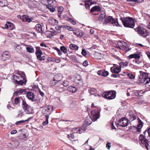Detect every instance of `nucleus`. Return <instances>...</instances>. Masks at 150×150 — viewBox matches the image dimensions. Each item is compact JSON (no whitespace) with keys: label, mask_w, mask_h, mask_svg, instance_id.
I'll list each match as a JSON object with an SVG mask.
<instances>
[{"label":"nucleus","mask_w":150,"mask_h":150,"mask_svg":"<svg viewBox=\"0 0 150 150\" xmlns=\"http://www.w3.org/2000/svg\"><path fill=\"white\" fill-rule=\"evenodd\" d=\"M99 96H102L107 99L111 100L114 99L116 96V92L115 91L110 90L105 92H102L100 95L98 94Z\"/></svg>","instance_id":"1"},{"label":"nucleus","mask_w":150,"mask_h":150,"mask_svg":"<svg viewBox=\"0 0 150 150\" xmlns=\"http://www.w3.org/2000/svg\"><path fill=\"white\" fill-rule=\"evenodd\" d=\"M135 31H137V33L140 36L145 38L149 35V33L148 32L146 29L142 27L138 26L136 28H133Z\"/></svg>","instance_id":"2"},{"label":"nucleus","mask_w":150,"mask_h":150,"mask_svg":"<svg viewBox=\"0 0 150 150\" xmlns=\"http://www.w3.org/2000/svg\"><path fill=\"white\" fill-rule=\"evenodd\" d=\"M13 79L14 81L15 84L19 85H25L26 80L25 78H22L20 76L13 75Z\"/></svg>","instance_id":"3"},{"label":"nucleus","mask_w":150,"mask_h":150,"mask_svg":"<svg viewBox=\"0 0 150 150\" xmlns=\"http://www.w3.org/2000/svg\"><path fill=\"white\" fill-rule=\"evenodd\" d=\"M137 120L138 123L137 127H132V132L137 134H139L141 132V129L143 126V123L139 118L137 119Z\"/></svg>","instance_id":"4"},{"label":"nucleus","mask_w":150,"mask_h":150,"mask_svg":"<svg viewBox=\"0 0 150 150\" xmlns=\"http://www.w3.org/2000/svg\"><path fill=\"white\" fill-rule=\"evenodd\" d=\"M104 23L105 24L109 23L111 24L113 26H120L118 23L117 19H114L112 16H109L105 19Z\"/></svg>","instance_id":"5"},{"label":"nucleus","mask_w":150,"mask_h":150,"mask_svg":"<svg viewBox=\"0 0 150 150\" xmlns=\"http://www.w3.org/2000/svg\"><path fill=\"white\" fill-rule=\"evenodd\" d=\"M140 75L139 76V79L141 82L147 84L149 83L150 81V79L147 77V74L142 71H140Z\"/></svg>","instance_id":"6"},{"label":"nucleus","mask_w":150,"mask_h":150,"mask_svg":"<svg viewBox=\"0 0 150 150\" xmlns=\"http://www.w3.org/2000/svg\"><path fill=\"white\" fill-rule=\"evenodd\" d=\"M96 108V109L93 110L91 111V116L90 117L93 121L96 120L100 117V109L98 107Z\"/></svg>","instance_id":"7"},{"label":"nucleus","mask_w":150,"mask_h":150,"mask_svg":"<svg viewBox=\"0 0 150 150\" xmlns=\"http://www.w3.org/2000/svg\"><path fill=\"white\" fill-rule=\"evenodd\" d=\"M22 100V107L24 111L28 114H31L33 112V109L31 107L27 104L25 101L23 99Z\"/></svg>","instance_id":"8"},{"label":"nucleus","mask_w":150,"mask_h":150,"mask_svg":"<svg viewBox=\"0 0 150 150\" xmlns=\"http://www.w3.org/2000/svg\"><path fill=\"white\" fill-rule=\"evenodd\" d=\"M139 140L140 144H142L144 145L146 148L147 150L149 149L150 146L149 144V141L142 134H141L140 135Z\"/></svg>","instance_id":"9"},{"label":"nucleus","mask_w":150,"mask_h":150,"mask_svg":"<svg viewBox=\"0 0 150 150\" xmlns=\"http://www.w3.org/2000/svg\"><path fill=\"white\" fill-rule=\"evenodd\" d=\"M47 2L49 3L46 6V7L48 8L50 11L53 12L55 10V7L56 6V1L55 0H47Z\"/></svg>","instance_id":"10"},{"label":"nucleus","mask_w":150,"mask_h":150,"mask_svg":"<svg viewBox=\"0 0 150 150\" xmlns=\"http://www.w3.org/2000/svg\"><path fill=\"white\" fill-rule=\"evenodd\" d=\"M36 51L35 54L37 56V59L40 61L45 60V56L43 55L42 51L40 50L39 47H36Z\"/></svg>","instance_id":"11"},{"label":"nucleus","mask_w":150,"mask_h":150,"mask_svg":"<svg viewBox=\"0 0 150 150\" xmlns=\"http://www.w3.org/2000/svg\"><path fill=\"white\" fill-rule=\"evenodd\" d=\"M121 20L125 27L131 28V17H126Z\"/></svg>","instance_id":"12"},{"label":"nucleus","mask_w":150,"mask_h":150,"mask_svg":"<svg viewBox=\"0 0 150 150\" xmlns=\"http://www.w3.org/2000/svg\"><path fill=\"white\" fill-rule=\"evenodd\" d=\"M128 120L125 117L120 119L117 124V126L119 125L122 127H125L128 125Z\"/></svg>","instance_id":"13"},{"label":"nucleus","mask_w":150,"mask_h":150,"mask_svg":"<svg viewBox=\"0 0 150 150\" xmlns=\"http://www.w3.org/2000/svg\"><path fill=\"white\" fill-rule=\"evenodd\" d=\"M0 58L3 61L8 60L10 58V53L8 51L4 52L0 56Z\"/></svg>","instance_id":"14"},{"label":"nucleus","mask_w":150,"mask_h":150,"mask_svg":"<svg viewBox=\"0 0 150 150\" xmlns=\"http://www.w3.org/2000/svg\"><path fill=\"white\" fill-rule=\"evenodd\" d=\"M113 45L115 47L122 50L123 49L125 45H126V43L123 41H118L117 42V43L113 44Z\"/></svg>","instance_id":"15"},{"label":"nucleus","mask_w":150,"mask_h":150,"mask_svg":"<svg viewBox=\"0 0 150 150\" xmlns=\"http://www.w3.org/2000/svg\"><path fill=\"white\" fill-rule=\"evenodd\" d=\"M51 111L50 110V108L48 106H45L42 110V113L45 117L47 116L49 117V115L51 113Z\"/></svg>","instance_id":"16"},{"label":"nucleus","mask_w":150,"mask_h":150,"mask_svg":"<svg viewBox=\"0 0 150 150\" xmlns=\"http://www.w3.org/2000/svg\"><path fill=\"white\" fill-rule=\"evenodd\" d=\"M15 27L14 24L8 22L5 25V27H3V28H6L9 30H11L14 29Z\"/></svg>","instance_id":"17"},{"label":"nucleus","mask_w":150,"mask_h":150,"mask_svg":"<svg viewBox=\"0 0 150 150\" xmlns=\"http://www.w3.org/2000/svg\"><path fill=\"white\" fill-rule=\"evenodd\" d=\"M92 121H93L90 116L89 117H87L83 124V125L86 127L89 125L91 124Z\"/></svg>","instance_id":"18"},{"label":"nucleus","mask_w":150,"mask_h":150,"mask_svg":"<svg viewBox=\"0 0 150 150\" xmlns=\"http://www.w3.org/2000/svg\"><path fill=\"white\" fill-rule=\"evenodd\" d=\"M26 91L25 89H20L15 91L13 94L18 96L21 94H24L26 93Z\"/></svg>","instance_id":"19"},{"label":"nucleus","mask_w":150,"mask_h":150,"mask_svg":"<svg viewBox=\"0 0 150 150\" xmlns=\"http://www.w3.org/2000/svg\"><path fill=\"white\" fill-rule=\"evenodd\" d=\"M62 86L61 84L56 86L55 88L56 91L60 93L65 91L66 89Z\"/></svg>","instance_id":"20"},{"label":"nucleus","mask_w":150,"mask_h":150,"mask_svg":"<svg viewBox=\"0 0 150 150\" xmlns=\"http://www.w3.org/2000/svg\"><path fill=\"white\" fill-rule=\"evenodd\" d=\"M22 21L24 22H28L30 23L32 21V19L31 18H30L28 16L25 15L22 16Z\"/></svg>","instance_id":"21"},{"label":"nucleus","mask_w":150,"mask_h":150,"mask_svg":"<svg viewBox=\"0 0 150 150\" xmlns=\"http://www.w3.org/2000/svg\"><path fill=\"white\" fill-rule=\"evenodd\" d=\"M27 96L29 99L31 100L32 101H34L35 96L32 92H28L27 94Z\"/></svg>","instance_id":"22"},{"label":"nucleus","mask_w":150,"mask_h":150,"mask_svg":"<svg viewBox=\"0 0 150 150\" xmlns=\"http://www.w3.org/2000/svg\"><path fill=\"white\" fill-rule=\"evenodd\" d=\"M110 70L112 72L118 74L121 71V69L119 67H116L114 68L111 67Z\"/></svg>","instance_id":"23"},{"label":"nucleus","mask_w":150,"mask_h":150,"mask_svg":"<svg viewBox=\"0 0 150 150\" xmlns=\"http://www.w3.org/2000/svg\"><path fill=\"white\" fill-rule=\"evenodd\" d=\"M67 90L69 92L72 93H74L77 91V89L76 88L72 86H69L67 87Z\"/></svg>","instance_id":"24"},{"label":"nucleus","mask_w":150,"mask_h":150,"mask_svg":"<svg viewBox=\"0 0 150 150\" xmlns=\"http://www.w3.org/2000/svg\"><path fill=\"white\" fill-rule=\"evenodd\" d=\"M62 78V76L60 74H56L55 75L53 78L57 82L61 81Z\"/></svg>","instance_id":"25"},{"label":"nucleus","mask_w":150,"mask_h":150,"mask_svg":"<svg viewBox=\"0 0 150 150\" xmlns=\"http://www.w3.org/2000/svg\"><path fill=\"white\" fill-rule=\"evenodd\" d=\"M35 28L36 30L39 33L41 34L43 33V31L42 30V28L40 24H37L35 26Z\"/></svg>","instance_id":"26"},{"label":"nucleus","mask_w":150,"mask_h":150,"mask_svg":"<svg viewBox=\"0 0 150 150\" xmlns=\"http://www.w3.org/2000/svg\"><path fill=\"white\" fill-rule=\"evenodd\" d=\"M101 11V8L99 6H95L92 7L91 10V12H93L95 11Z\"/></svg>","instance_id":"27"},{"label":"nucleus","mask_w":150,"mask_h":150,"mask_svg":"<svg viewBox=\"0 0 150 150\" xmlns=\"http://www.w3.org/2000/svg\"><path fill=\"white\" fill-rule=\"evenodd\" d=\"M21 99L19 97L16 98L14 100V103H13L14 106L17 105L19 106L20 104Z\"/></svg>","instance_id":"28"},{"label":"nucleus","mask_w":150,"mask_h":150,"mask_svg":"<svg viewBox=\"0 0 150 150\" xmlns=\"http://www.w3.org/2000/svg\"><path fill=\"white\" fill-rule=\"evenodd\" d=\"M69 47L71 50H78L79 47L78 46L74 44H71L69 45Z\"/></svg>","instance_id":"29"},{"label":"nucleus","mask_w":150,"mask_h":150,"mask_svg":"<svg viewBox=\"0 0 150 150\" xmlns=\"http://www.w3.org/2000/svg\"><path fill=\"white\" fill-rule=\"evenodd\" d=\"M140 53L138 52L132 54V58H134L136 59H138L140 58Z\"/></svg>","instance_id":"30"},{"label":"nucleus","mask_w":150,"mask_h":150,"mask_svg":"<svg viewBox=\"0 0 150 150\" xmlns=\"http://www.w3.org/2000/svg\"><path fill=\"white\" fill-rule=\"evenodd\" d=\"M73 33L78 37H82L83 35L82 32H80L79 31L74 30L73 31Z\"/></svg>","instance_id":"31"},{"label":"nucleus","mask_w":150,"mask_h":150,"mask_svg":"<svg viewBox=\"0 0 150 150\" xmlns=\"http://www.w3.org/2000/svg\"><path fill=\"white\" fill-rule=\"evenodd\" d=\"M32 118V117H30L27 119V120H23L17 121L16 123L15 124L16 125H18L20 124L23 123L25 122L29 121Z\"/></svg>","instance_id":"32"},{"label":"nucleus","mask_w":150,"mask_h":150,"mask_svg":"<svg viewBox=\"0 0 150 150\" xmlns=\"http://www.w3.org/2000/svg\"><path fill=\"white\" fill-rule=\"evenodd\" d=\"M106 15L105 13H101L99 16L98 19V20L101 22L106 17Z\"/></svg>","instance_id":"33"},{"label":"nucleus","mask_w":150,"mask_h":150,"mask_svg":"<svg viewBox=\"0 0 150 150\" xmlns=\"http://www.w3.org/2000/svg\"><path fill=\"white\" fill-rule=\"evenodd\" d=\"M89 91L91 95H94L95 96H97V95L95 94L96 92V89L92 88H90L89 90Z\"/></svg>","instance_id":"34"},{"label":"nucleus","mask_w":150,"mask_h":150,"mask_svg":"<svg viewBox=\"0 0 150 150\" xmlns=\"http://www.w3.org/2000/svg\"><path fill=\"white\" fill-rule=\"evenodd\" d=\"M27 51L30 53H32L34 52V49L33 47L31 46L30 47H27L26 48Z\"/></svg>","instance_id":"35"},{"label":"nucleus","mask_w":150,"mask_h":150,"mask_svg":"<svg viewBox=\"0 0 150 150\" xmlns=\"http://www.w3.org/2000/svg\"><path fill=\"white\" fill-rule=\"evenodd\" d=\"M128 62H121L120 63V67H125L128 66Z\"/></svg>","instance_id":"36"},{"label":"nucleus","mask_w":150,"mask_h":150,"mask_svg":"<svg viewBox=\"0 0 150 150\" xmlns=\"http://www.w3.org/2000/svg\"><path fill=\"white\" fill-rule=\"evenodd\" d=\"M60 50L64 53H67V49L64 46H62L60 47Z\"/></svg>","instance_id":"37"},{"label":"nucleus","mask_w":150,"mask_h":150,"mask_svg":"<svg viewBox=\"0 0 150 150\" xmlns=\"http://www.w3.org/2000/svg\"><path fill=\"white\" fill-rule=\"evenodd\" d=\"M48 32L51 33L49 34V37H50V38L55 36L57 33V32L55 30L53 31H48Z\"/></svg>","instance_id":"38"},{"label":"nucleus","mask_w":150,"mask_h":150,"mask_svg":"<svg viewBox=\"0 0 150 150\" xmlns=\"http://www.w3.org/2000/svg\"><path fill=\"white\" fill-rule=\"evenodd\" d=\"M123 47H124L123 49H122V50H125L126 52H128L131 49V48L129 47V45L126 43V45H125V46H124Z\"/></svg>","instance_id":"39"},{"label":"nucleus","mask_w":150,"mask_h":150,"mask_svg":"<svg viewBox=\"0 0 150 150\" xmlns=\"http://www.w3.org/2000/svg\"><path fill=\"white\" fill-rule=\"evenodd\" d=\"M50 23L52 24L53 25H57L58 23V21L55 19H52L50 21Z\"/></svg>","instance_id":"40"},{"label":"nucleus","mask_w":150,"mask_h":150,"mask_svg":"<svg viewBox=\"0 0 150 150\" xmlns=\"http://www.w3.org/2000/svg\"><path fill=\"white\" fill-rule=\"evenodd\" d=\"M17 76H20L22 77V78H25V73L23 72L19 71L17 73Z\"/></svg>","instance_id":"41"},{"label":"nucleus","mask_w":150,"mask_h":150,"mask_svg":"<svg viewBox=\"0 0 150 150\" xmlns=\"http://www.w3.org/2000/svg\"><path fill=\"white\" fill-rule=\"evenodd\" d=\"M18 114L16 117H21L23 115V112L22 110L18 111Z\"/></svg>","instance_id":"42"},{"label":"nucleus","mask_w":150,"mask_h":150,"mask_svg":"<svg viewBox=\"0 0 150 150\" xmlns=\"http://www.w3.org/2000/svg\"><path fill=\"white\" fill-rule=\"evenodd\" d=\"M53 48L57 51L59 55L61 56L62 55V51L59 48L56 47H53Z\"/></svg>","instance_id":"43"},{"label":"nucleus","mask_w":150,"mask_h":150,"mask_svg":"<svg viewBox=\"0 0 150 150\" xmlns=\"http://www.w3.org/2000/svg\"><path fill=\"white\" fill-rule=\"evenodd\" d=\"M146 91L145 90H142L140 91H138V94H137L138 97L142 96L143 94Z\"/></svg>","instance_id":"44"},{"label":"nucleus","mask_w":150,"mask_h":150,"mask_svg":"<svg viewBox=\"0 0 150 150\" xmlns=\"http://www.w3.org/2000/svg\"><path fill=\"white\" fill-rule=\"evenodd\" d=\"M61 84L63 86L67 87L69 85V82L67 80H65Z\"/></svg>","instance_id":"45"},{"label":"nucleus","mask_w":150,"mask_h":150,"mask_svg":"<svg viewBox=\"0 0 150 150\" xmlns=\"http://www.w3.org/2000/svg\"><path fill=\"white\" fill-rule=\"evenodd\" d=\"M57 82L55 81L54 79L50 81V84L52 86H54L57 84Z\"/></svg>","instance_id":"46"},{"label":"nucleus","mask_w":150,"mask_h":150,"mask_svg":"<svg viewBox=\"0 0 150 150\" xmlns=\"http://www.w3.org/2000/svg\"><path fill=\"white\" fill-rule=\"evenodd\" d=\"M45 117V121L42 123V125L44 126L46 125L48 123V119L49 117L47 116V117Z\"/></svg>","instance_id":"47"},{"label":"nucleus","mask_w":150,"mask_h":150,"mask_svg":"<svg viewBox=\"0 0 150 150\" xmlns=\"http://www.w3.org/2000/svg\"><path fill=\"white\" fill-rule=\"evenodd\" d=\"M109 74V73L107 71H103L102 75L101 76H106Z\"/></svg>","instance_id":"48"},{"label":"nucleus","mask_w":150,"mask_h":150,"mask_svg":"<svg viewBox=\"0 0 150 150\" xmlns=\"http://www.w3.org/2000/svg\"><path fill=\"white\" fill-rule=\"evenodd\" d=\"M21 49V47L20 45H17L15 48V50L17 52H19Z\"/></svg>","instance_id":"49"},{"label":"nucleus","mask_w":150,"mask_h":150,"mask_svg":"<svg viewBox=\"0 0 150 150\" xmlns=\"http://www.w3.org/2000/svg\"><path fill=\"white\" fill-rule=\"evenodd\" d=\"M136 23H137V21L135 19L132 18V28H133Z\"/></svg>","instance_id":"50"},{"label":"nucleus","mask_w":150,"mask_h":150,"mask_svg":"<svg viewBox=\"0 0 150 150\" xmlns=\"http://www.w3.org/2000/svg\"><path fill=\"white\" fill-rule=\"evenodd\" d=\"M68 19V21L71 22L73 25H75L76 24V22L72 19L71 18H69Z\"/></svg>","instance_id":"51"},{"label":"nucleus","mask_w":150,"mask_h":150,"mask_svg":"<svg viewBox=\"0 0 150 150\" xmlns=\"http://www.w3.org/2000/svg\"><path fill=\"white\" fill-rule=\"evenodd\" d=\"M70 58L74 62H76V58L75 55L71 56Z\"/></svg>","instance_id":"52"},{"label":"nucleus","mask_w":150,"mask_h":150,"mask_svg":"<svg viewBox=\"0 0 150 150\" xmlns=\"http://www.w3.org/2000/svg\"><path fill=\"white\" fill-rule=\"evenodd\" d=\"M54 58H52L50 57H48L47 61L48 62H54Z\"/></svg>","instance_id":"53"},{"label":"nucleus","mask_w":150,"mask_h":150,"mask_svg":"<svg viewBox=\"0 0 150 150\" xmlns=\"http://www.w3.org/2000/svg\"><path fill=\"white\" fill-rule=\"evenodd\" d=\"M111 147V143L109 142H107L106 144V147L108 149H110V148Z\"/></svg>","instance_id":"54"},{"label":"nucleus","mask_w":150,"mask_h":150,"mask_svg":"<svg viewBox=\"0 0 150 150\" xmlns=\"http://www.w3.org/2000/svg\"><path fill=\"white\" fill-rule=\"evenodd\" d=\"M137 94H138V91H133L132 92V94L133 96H138Z\"/></svg>","instance_id":"55"},{"label":"nucleus","mask_w":150,"mask_h":150,"mask_svg":"<svg viewBox=\"0 0 150 150\" xmlns=\"http://www.w3.org/2000/svg\"><path fill=\"white\" fill-rule=\"evenodd\" d=\"M81 54L84 56H85L86 55V52L84 49H82Z\"/></svg>","instance_id":"56"},{"label":"nucleus","mask_w":150,"mask_h":150,"mask_svg":"<svg viewBox=\"0 0 150 150\" xmlns=\"http://www.w3.org/2000/svg\"><path fill=\"white\" fill-rule=\"evenodd\" d=\"M111 76L114 78H116L117 77H119L120 75L118 74L115 73L112 74Z\"/></svg>","instance_id":"57"},{"label":"nucleus","mask_w":150,"mask_h":150,"mask_svg":"<svg viewBox=\"0 0 150 150\" xmlns=\"http://www.w3.org/2000/svg\"><path fill=\"white\" fill-rule=\"evenodd\" d=\"M66 29L70 31H73V28H72L71 27H70L69 26H67V25L66 26Z\"/></svg>","instance_id":"58"},{"label":"nucleus","mask_w":150,"mask_h":150,"mask_svg":"<svg viewBox=\"0 0 150 150\" xmlns=\"http://www.w3.org/2000/svg\"><path fill=\"white\" fill-rule=\"evenodd\" d=\"M63 10V7L62 6L59 7L58 8V12H62Z\"/></svg>","instance_id":"59"},{"label":"nucleus","mask_w":150,"mask_h":150,"mask_svg":"<svg viewBox=\"0 0 150 150\" xmlns=\"http://www.w3.org/2000/svg\"><path fill=\"white\" fill-rule=\"evenodd\" d=\"M88 64V62L87 60L85 61L83 63V65L85 67H86Z\"/></svg>","instance_id":"60"},{"label":"nucleus","mask_w":150,"mask_h":150,"mask_svg":"<svg viewBox=\"0 0 150 150\" xmlns=\"http://www.w3.org/2000/svg\"><path fill=\"white\" fill-rule=\"evenodd\" d=\"M40 46L41 47H47V45L44 42H42L40 43Z\"/></svg>","instance_id":"61"},{"label":"nucleus","mask_w":150,"mask_h":150,"mask_svg":"<svg viewBox=\"0 0 150 150\" xmlns=\"http://www.w3.org/2000/svg\"><path fill=\"white\" fill-rule=\"evenodd\" d=\"M17 132V131L16 129H14L12 130L11 132V134H15Z\"/></svg>","instance_id":"62"},{"label":"nucleus","mask_w":150,"mask_h":150,"mask_svg":"<svg viewBox=\"0 0 150 150\" xmlns=\"http://www.w3.org/2000/svg\"><path fill=\"white\" fill-rule=\"evenodd\" d=\"M102 72H103V70H100L98 71H97V74L98 75L100 76H101L102 75Z\"/></svg>","instance_id":"63"},{"label":"nucleus","mask_w":150,"mask_h":150,"mask_svg":"<svg viewBox=\"0 0 150 150\" xmlns=\"http://www.w3.org/2000/svg\"><path fill=\"white\" fill-rule=\"evenodd\" d=\"M60 62V60L59 59H54V62H55L57 63H59Z\"/></svg>","instance_id":"64"}]
</instances>
